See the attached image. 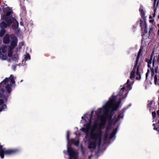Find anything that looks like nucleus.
Listing matches in <instances>:
<instances>
[{"mask_svg":"<svg viewBox=\"0 0 159 159\" xmlns=\"http://www.w3.org/2000/svg\"><path fill=\"white\" fill-rule=\"evenodd\" d=\"M120 98L118 96H112L102 108L96 111L97 119L93 123L91 121L92 112L91 115L86 114L82 117L83 119L85 117V121L88 122L84 125L81 130L86 134L87 137H89L88 144L91 150L95 149L99 145L102 134L101 129L104 128L106 119L109 117L111 112L118 108L120 104Z\"/></svg>","mask_w":159,"mask_h":159,"instance_id":"f257e3e1","label":"nucleus"},{"mask_svg":"<svg viewBox=\"0 0 159 159\" xmlns=\"http://www.w3.org/2000/svg\"><path fill=\"white\" fill-rule=\"evenodd\" d=\"M2 9L5 12L4 15L2 18V21L0 24V27L2 29H5L7 26L11 25L13 29H16L18 27V24L16 20L10 16L11 10L6 5H4Z\"/></svg>","mask_w":159,"mask_h":159,"instance_id":"f03ea898","label":"nucleus"},{"mask_svg":"<svg viewBox=\"0 0 159 159\" xmlns=\"http://www.w3.org/2000/svg\"><path fill=\"white\" fill-rule=\"evenodd\" d=\"M142 50L140 49L139 52V53L137 57L136 65L134 68L133 70L132 71L130 76V79L133 78L134 77V74L136 72V79L139 80L140 79L141 76L140 73L141 72L142 67L140 65L137 64L139 57L142 55Z\"/></svg>","mask_w":159,"mask_h":159,"instance_id":"7ed1b4c3","label":"nucleus"},{"mask_svg":"<svg viewBox=\"0 0 159 159\" xmlns=\"http://www.w3.org/2000/svg\"><path fill=\"white\" fill-rule=\"evenodd\" d=\"M15 78L12 75H11L9 78H6L0 84V88L4 84L5 85V88L8 93H10L11 91V86L9 84V82L10 81V84H14L15 83L14 81Z\"/></svg>","mask_w":159,"mask_h":159,"instance_id":"20e7f679","label":"nucleus"},{"mask_svg":"<svg viewBox=\"0 0 159 159\" xmlns=\"http://www.w3.org/2000/svg\"><path fill=\"white\" fill-rule=\"evenodd\" d=\"M66 139L68 141L67 151L69 156V159H77L78 157V153L74 151L69 146L70 142L68 141L69 139V132L68 131L67 132Z\"/></svg>","mask_w":159,"mask_h":159,"instance_id":"39448f33","label":"nucleus"},{"mask_svg":"<svg viewBox=\"0 0 159 159\" xmlns=\"http://www.w3.org/2000/svg\"><path fill=\"white\" fill-rule=\"evenodd\" d=\"M12 41L11 43V46L9 47L8 54V57H11L12 52L11 50L16 46L17 43V41L16 37L14 35H12L11 37Z\"/></svg>","mask_w":159,"mask_h":159,"instance_id":"423d86ee","label":"nucleus"},{"mask_svg":"<svg viewBox=\"0 0 159 159\" xmlns=\"http://www.w3.org/2000/svg\"><path fill=\"white\" fill-rule=\"evenodd\" d=\"M4 91L0 88V106L6 101V98L3 95ZM6 106L5 105H3L1 108H0V112L3 109L6 108Z\"/></svg>","mask_w":159,"mask_h":159,"instance_id":"0eeeda50","label":"nucleus"},{"mask_svg":"<svg viewBox=\"0 0 159 159\" xmlns=\"http://www.w3.org/2000/svg\"><path fill=\"white\" fill-rule=\"evenodd\" d=\"M130 83V82H129V80H128L127 83L125 84L124 86L121 89L119 94V95L122 96L124 93L125 90H129L131 89V87Z\"/></svg>","mask_w":159,"mask_h":159,"instance_id":"6e6552de","label":"nucleus"},{"mask_svg":"<svg viewBox=\"0 0 159 159\" xmlns=\"http://www.w3.org/2000/svg\"><path fill=\"white\" fill-rule=\"evenodd\" d=\"M7 47L5 46H2L0 48V59L2 60H6L7 58L6 55V51Z\"/></svg>","mask_w":159,"mask_h":159,"instance_id":"1a4fd4ad","label":"nucleus"},{"mask_svg":"<svg viewBox=\"0 0 159 159\" xmlns=\"http://www.w3.org/2000/svg\"><path fill=\"white\" fill-rule=\"evenodd\" d=\"M139 11L141 12V14L142 16V18L143 19V21H141L140 20V25H141L142 28L144 26H145V29H147V26L146 24L145 21V18L144 16V11L143 10V7H140Z\"/></svg>","mask_w":159,"mask_h":159,"instance_id":"9d476101","label":"nucleus"},{"mask_svg":"<svg viewBox=\"0 0 159 159\" xmlns=\"http://www.w3.org/2000/svg\"><path fill=\"white\" fill-rule=\"evenodd\" d=\"M157 52L156 50L155 49H154L153 50L152 53L151 54V56L150 60H149L148 59H146V61L148 62V66L149 67H150V64H151V63H152V59H153V61H152V64L153 65H154V59L155 58L154 55L155 54H157Z\"/></svg>","mask_w":159,"mask_h":159,"instance_id":"9b49d317","label":"nucleus"},{"mask_svg":"<svg viewBox=\"0 0 159 159\" xmlns=\"http://www.w3.org/2000/svg\"><path fill=\"white\" fill-rule=\"evenodd\" d=\"M3 42L5 43H7L10 42V39L9 35L8 34H6L3 38Z\"/></svg>","mask_w":159,"mask_h":159,"instance_id":"f8f14e48","label":"nucleus"},{"mask_svg":"<svg viewBox=\"0 0 159 159\" xmlns=\"http://www.w3.org/2000/svg\"><path fill=\"white\" fill-rule=\"evenodd\" d=\"M117 129L116 128L115 129L112 133L111 134V135L110 137V139H112L115 136L117 131Z\"/></svg>","mask_w":159,"mask_h":159,"instance_id":"ddd939ff","label":"nucleus"},{"mask_svg":"<svg viewBox=\"0 0 159 159\" xmlns=\"http://www.w3.org/2000/svg\"><path fill=\"white\" fill-rule=\"evenodd\" d=\"M70 143H72L75 144V145H78L79 144V141L78 139L74 140L72 139L70 140Z\"/></svg>","mask_w":159,"mask_h":159,"instance_id":"4468645a","label":"nucleus"},{"mask_svg":"<svg viewBox=\"0 0 159 159\" xmlns=\"http://www.w3.org/2000/svg\"><path fill=\"white\" fill-rule=\"evenodd\" d=\"M6 33V30L5 29H2L0 31V36L1 37L3 36Z\"/></svg>","mask_w":159,"mask_h":159,"instance_id":"2eb2a0df","label":"nucleus"},{"mask_svg":"<svg viewBox=\"0 0 159 159\" xmlns=\"http://www.w3.org/2000/svg\"><path fill=\"white\" fill-rule=\"evenodd\" d=\"M25 58L26 60H30V57L29 54H27L25 55Z\"/></svg>","mask_w":159,"mask_h":159,"instance_id":"dca6fc26","label":"nucleus"},{"mask_svg":"<svg viewBox=\"0 0 159 159\" xmlns=\"http://www.w3.org/2000/svg\"><path fill=\"white\" fill-rule=\"evenodd\" d=\"M123 116L122 114L120 115H119L117 118V120L116 121L115 123L117 121H118L120 118H122L123 117Z\"/></svg>","mask_w":159,"mask_h":159,"instance_id":"f3484780","label":"nucleus"},{"mask_svg":"<svg viewBox=\"0 0 159 159\" xmlns=\"http://www.w3.org/2000/svg\"><path fill=\"white\" fill-rule=\"evenodd\" d=\"M149 22L150 23H152V24L153 25H154L155 24V23L153 19H151L149 20Z\"/></svg>","mask_w":159,"mask_h":159,"instance_id":"a211bd4d","label":"nucleus"},{"mask_svg":"<svg viewBox=\"0 0 159 159\" xmlns=\"http://www.w3.org/2000/svg\"><path fill=\"white\" fill-rule=\"evenodd\" d=\"M152 117L154 118L156 116V113L155 112H152Z\"/></svg>","mask_w":159,"mask_h":159,"instance_id":"6ab92c4d","label":"nucleus"},{"mask_svg":"<svg viewBox=\"0 0 159 159\" xmlns=\"http://www.w3.org/2000/svg\"><path fill=\"white\" fill-rule=\"evenodd\" d=\"M155 84H156L157 80V77L156 75L155 76Z\"/></svg>","mask_w":159,"mask_h":159,"instance_id":"aec40b11","label":"nucleus"},{"mask_svg":"<svg viewBox=\"0 0 159 159\" xmlns=\"http://www.w3.org/2000/svg\"><path fill=\"white\" fill-rule=\"evenodd\" d=\"M149 73H150V72H149V70H148L146 74V79H147V78L148 77V75L149 74Z\"/></svg>","mask_w":159,"mask_h":159,"instance_id":"412c9836","label":"nucleus"},{"mask_svg":"<svg viewBox=\"0 0 159 159\" xmlns=\"http://www.w3.org/2000/svg\"><path fill=\"white\" fill-rule=\"evenodd\" d=\"M151 71H152L151 75L152 76H153L154 74V72L153 70V69H151Z\"/></svg>","mask_w":159,"mask_h":159,"instance_id":"4be33fe9","label":"nucleus"},{"mask_svg":"<svg viewBox=\"0 0 159 159\" xmlns=\"http://www.w3.org/2000/svg\"><path fill=\"white\" fill-rule=\"evenodd\" d=\"M17 57H18V56H17L16 55V57H15V58H13V57H11V59L13 60H14L16 59H17Z\"/></svg>","mask_w":159,"mask_h":159,"instance_id":"5701e85b","label":"nucleus"},{"mask_svg":"<svg viewBox=\"0 0 159 159\" xmlns=\"http://www.w3.org/2000/svg\"><path fill=\"white\" fill-rule=\"evenodd\" d=\"M157 1V0H154V7H155V4H156V2Z\"/></svg>","mask_w":159,"mask_h":159,"instance_id":"b1692460","label":"nucleus"},{"mask_svg":"<svg viewBox=\"0 0 159 159\" xmlns=\"http://www.w3.org/2000/svg\"><path fill=\"white\" fill-rule=\"evenodd\" d=\"M126 94H127V93H125V94L124 96H123V98H124L126 97Z\"/></svg>","mask_w":159,"mask_h":159,"instance_id":"393cba45","label":"nucleus"},{"mask_svg":"<svg viewBox=\"0 0 159 159\" xmlns=\"http://www.w3.org/2000/svg\"><path fill=\"white\" fill-rule=\"evenodd\" d=\"M155 10L154 9V13L153 14V17H155V15H156V14H155Z\"/></svg>","mask_w":159,"mask_h":159,"instance_id":"a878e982","label":"nucleus"},{"mask_svg":"<svg viewBox=\"0 0 159 159\" xmlns=\"http://www.w3.org/2000/svg\"><path fill=\"white\" fill-rule=\"evenodd\" d=\"M157 115L159 116V110L157 111Z\"/></svg>","mask_w":159,"mask_h":159,"instance_id":"bb28decb","label":"nucleus"},{"mask_svg":"<svg viewBox=\"0 0 159 159\" xmlns=\"http://www.w3.org/2000/svg\"><path fill=\"white\" fill-rule=\"evenodd\" d=\"M152 18V17L151 16H149V18L150 19H151Z\"/></svg>","mask_w":159,"mask_h":159,"instance_id":"cd10ccee","label":"nucleus"},{"mask_svg":"<svg viewBox=\"0 0 159 159\" xmlns=\"http://www.w3.org/2000/svg\"><path fill=\"white\" fill-rule=\"evenodd\" d=\"M82 153H83V148H82Z\"/></svg>","mask_w":159,"mask_h":159,"instance_id":"c85d7f7f","label":"nucleus"},{"mask_svg":"<svg viewBox=\"0 0 159 159\" xmlns=\"http://www.w3.org/2000/svg\"><path fill=\"white\" fill-rule=\"evenodd\" d=\"M106 138V137L105 136V134L104 135V138L105 139V138Z\"/></svg>","mask_w":159,"mask_h":159,"instance_id":"c756f323","label":"nucleus"},{"mask_svg":"<svg viewBox=\"0 0 159 159\" xmlns=\"http://www.w3.org/2000/svg\"><path fill=\"white\" fill-rule=\"evenodd\" d=\"M21 45H23V43H21Z\"/></svg>","mask_w":159,"mask_h":159,"instance_id":"7c9ffc66","label":"nucleus"},{"mask_svg":"<svg viewBox=\"0 0 159 159\" xmlns=\"http://www.w3.org/2000/svg\"><path fill=\"white\" fill-rule=\"evenodd\" d=\"M158 18L159 19V16H158Z\"/></svg>","mask_w":159,"mask_h":159,"instance_id":"2f4dec72","label":"nucleus"},{"mask_svg":"<svg viewBox=\"0 0 159 159\" xmlns=\"http://www.w3.org/2000/svg\"><path fill=\"white\" fill-rule=\"evenodd\" d=\"M1 43V41L0 40V43Z\"/></svg>","mask_w":159,"mask_h":159,"instance_id":"473e14b6","label":"nucleus"},{"mask_svg":"<svg viewBox=\"0 0 159 159\" xmlns=\"http://www.w3.org/2000/svg\"><path fill=\"white\" fill-rule=\"evenodd\" d=\"M90 157H89V159H90Z\"/></svg>","mask_w":159,"mask_h":159,"instance_id":"72a5a7b5","label":"nucleus"}]
</instances>
